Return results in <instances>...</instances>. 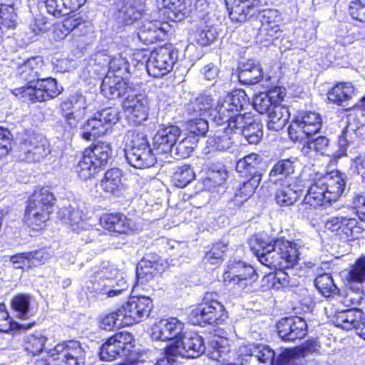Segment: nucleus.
I'll use <instances>...</instances> for the list:
<instances>
[{
    "label": "nucleus",
    "instance_id": "nucleus-19",
    "mask_svg": "<svg viewBox=\"0 0 365 365\" xmlns=\"http://www.w3.org/2000/svg\"><path fill=\"white\" fill-rule=\"evenodd\" d=\"M184 329V323L178 318L163 319L154 324L151 328V337L155 341H180Z\"/></svg>",
    "mask_w": 365,
    "mask_h": 365
},
{
    "label": "nucleus",
    "instance_id": "nucleus-14",
    "mask_svg": "<svg viewBox=\"0 0 365 365\" xmlns=\"http://www.w3.org/2000/svg\"><path fill=\"white\" fill-rule=\"evenodd\" d=\"M249 106V99L245 91L238 89L227 94L224 98L219 100L217 106L212 113L215 118L219 120H227L230 114L244 109Z\"/></svg>",
    "mask_w": 365,
    "mask_h": 365
},
{
    "label": "nucleus",
    "instance_id": "nucleus-36",
    "mask_svg": "<svg viewBox=\"0 0 365 365\" xmlns=\"http://www.w3.org/2000/svg\"><path fill=\"white\" fill-rule=\"evenodd\" d=\"M123 173L118 168H111L105 173L103 178L100 181V187L108 194L116 195L123 188Z\"/></svg>",
    "mask_w": 365,
    "mask_h": 365
},
{
    "label": "nucleus",
    "instance_id": "nucleus-23",
    "mask_svg": "<svg viewBox=\"0 0 365 365\" xmlns=\"http://www.w3.org/2000/svg\"><path fill=\"white\" fill-rule=\"evenodd\" d=\"M49 152L46 140L41 137L34 136L20 144L19 158L27 163L38 162Z\"/></svg>",
    "mask_w": 365,
    "mask_h": 365
},
{
    "label": "nucleus",
    "instance_id": "nucleus-20",
    "mask_svg": "<svg viewBox=\"0 0 365 365\" xmlns=\"http://www.w3.org/2000/svg\"><path fill=\"white\" fill-rule=\"evenodd\" d=\"M149 98L143 94H128L123 103L125 116L134 124H140L148 116Z\"/></svg>",
    "mask_w": 365,
    "mask_h": 365
},
{
    "label": "nucleus",
    "instance_id": "nucleus-48",
    "mask_svg": "<svg viewBox=\"0 0 365 365\" xmlns=\"http://www.w3.org/2000/svg\"><path fill=\"white\" fill-rule=\"evenodd\" d=\"M85 150L101 168L107 165L111 157L110 145L106 142H98Z\"/></svg>",
    "mask_w": 365,
    "mask_h": 365
},
{
    "label": "nucleus",
    "instance_id": "nucleus-5",
    "mask_svg": "<svg viewBox=\"0 0 365 365\" xmlns=\"http://www.w3.org/2000/svg\"><path fill=\"white\" fill-rule=\"evenodd\" d=\"M87 349V346L77 340L64 341L47 352L45 364L84 365Z\"/></svg>",
    "mask_w": 365,
    "mask_h": 365
},
{
    "label": "nucleus",
    "instance_id": "nucleus-51",
    "mask_svg": "<svg viewBox=\"0 0 365 365\" xmlns=\"http://www.w3.org/2000/svg\"><path fill=\"white\" fill-rule=\"evenodd\" d=\"M314 284L319 292L324 297H329L337 292V287L329 274L319 275L314 280Z\"/></svg>",
    "mask_w": 365,
    "mask_h": 365
},
{
    "label": "nucleus",
    "instance_id": "nucleus-15",
    "mask_svg": "<svg viewBox=\"0 0 365 365\" xmlns=\"http://www.w3.org/2000/svg\"><path fill=\"white\" fill-rule=\"evenodd\" d=\"M87 288L93 296L99 300L120 295L128 289L127 282L123 278H101L90 282Z\"/></svg>",
    "mask_w": 365,
    "mask_h": 365
},
{
    "label": "nucleus",
    "instance_id": "nucleus-61",
    "mask_svg": "<svg viewBox=\"0 0 365 365\" xmlns=\"http://www.w3.org/2000/svg\"><path fill=\"white\" fill-rule=\"evenodd\" d=\"M227 250V245L225 242H217L212 245L211 250L207 252L205 260L211 264H217L222 261L224 253Z\"/></svg>",
    "mask_w": 365,
    "mask_h": 365
},
{
    "label": "nucleus",
    "instance_id": "nucleus-26",
    "mask_svg": "<svg viewBox=\"0 0 365 365\" xmlns=\"http://www.w3.org/2000/svg\"><path fill=\"white\" fill-rule=\"evenodd\" d=\"M170 29L167 22L144 19L138 29V39L145 44H152L157 41H163Z\"/></svg>",
    "mask_w": 365,
    "mask_h": 365
},
{
    "label": "nucleus",
    "instance_id": "nucleus-25",
    "mask_svg": "<svg viewBox=\"0 0 365 365\" xmlns=\"http://www.w3.org/2000/svg\"><path fill=\"white\" fill-rule=\"evenodd\" d=\"M108 73L101 83V93L106 98L115 99L130 94L134 90L133 86L128 83L122 76Z\"/></svg>",
    "mask_w": 365,
    "mask_h": 365
},
{
    "label": "nucleus",
    "instance_id": "nucleus-54",
    "mask_svg": "<svg viewBox=\"0 0 365 365\" xmlns=\"http://www.w3.org/2000/svg\"><path fill=\"white\" fill-rule=\"evenodd\" d=\"M195 178V173L189 165H182L178 167L173 177L175 186L184 187Z\"/></svg>",
    "mask_w": 365,
    "mask_h": 365
},
{
    "label": "nucleus",
    "instance_id": "nucleus-33",
    "mask_svg": "<svg viewBox=\"0 0 365 365\" xmlns=\"http://www.w3.org/2000/svg\"><path fill=\"white\" fill-rule=\"evenodd\" d=\"M58 217L63 223L70 225L72 231L81 233L82 231H90L91 225L81 218L80 212L73 208L62 207L58 213Z\"/></svg>",
    "mask_w": 365,
    "mask_h": 365
},
{
    "label": "nucleus",
    "instance_id": "nucleus-45",
    "mask_svg": "<svg viewBox=\"0 0 365 365\" xmlns=\"http://www.w3.org/2000/svg\"><path fill=\"white\" fill-rule=\"evenodd\" d=\"M48 338L41 331H36L24 337L25 350L33 356L41 354L45 349Z\"/></svg>",
    "mask_w": 365,
    "mask_h": 365
},
{
    "label": "nucleus",
    "instance_id": "nucleus-52",
    "mask_svg": "<svg viewBox=\"0 0 365 365\" xmlns=\"http://www.w3.org/2000/svg\"><path fill=\"white\" fill-rule=\"evenodd\" d=\"M297 165L295 159H283L279 160L272 168L269 176L277 177V176H289L294 173Z\"/></svg>",
    "mask_w": 365,
    "mask_h": 365
},
{
    "label": "nucleus",
    "instance_id": "nucleus-6",
    "mask_svg": "<svg viewBox=\"0 0 365 365\" xmlns=\"http://www.w3.org/2000/svg\"><path fill=\"white\" fill-rule=\"evenodd\" d=\"M63 91L62 87L52 78H39L34 86H22L12 91L14 95L23 101H46L57 97Z\"/></svg>",
    "mask_w": 365,
    "mask_h": 365
},
{
    "label": "nucleus",
    "instance_id": "nucleus-58",
    "mask_svg": "<svg viewBox=\"0 0 365 365\" xmlns=\"http://www.w3.org/2000/svg\"><path fill=\"white\" fill-rule=\"evenodd\" d=\"M74 20L66 18L62 23L55 24L52 34L53 38L56 41H61L63 40L73 29L76 25Z\"/></svg>",
    "mask_w": 365,
    "mask_h": 365
},
{
    "label": "nucleus",
    "instance_id": "nucleus-12",
    "mask_svg": "<svg viewBox=\"0 0 365 365\" xmlns=\"http://www.w3.org/2000/svg\"><path fill=\"white\" fill-rule=\"evenodd\" d=\"M325 228L334 232L340 238L350 240L358 237L361 232V227L355 212L351 215H339L328 219L325 224Z\"/></svg>",
    "mask_w": 365,
    "mask_h": 365
},
{
    "label": "nucleus",
    "instance_id": "nucleus-27",
    "mask_svg": "<svg viewBox=\"0 0 365 365\" xmlns=\"http://www.w3.org/2000/svg\"><path fill=\"white\" fill-rule=\"evenodd\" d=\"M100 222L105 230L113 233L128 234L139 230L138 225L123 214H105Z\"/></svg>",
    "mask_w": 365,
    "mask_h": 365
},
{
    "label": "nucleus",
    "instance_id": "nucleus-63",
    "mask_svg": "<svg viewBox=\"0 0 365 365\" xmlns=\"http://www.w3.org/2000/svg\"><path fill=\"white\" fill-rule=\"evenodd\" d=\"M45 4L47 12L54 16L59 17L70 13L64 0H46Z\"/></svg>",
    "mask_w": 365,
    "mask_h": 365
},
{
    "label": "nucleus",
    "instance_id": "nucleus-18",
    "mask_svg": "<svg viewBox=\"0 0 365 365\" xmlns=\"http://www.w3.org/2000/svg\"><path fill=\"white\" fill-rule=\"evenodd\" d=\"M241 365H274L275 352L263 344H251L240 348Z\"/></svg>",
    "mask_w": 365,
    "mask_h": 365
},
{
    "label": "nucleus",
    "instance_id": "nucleus-53",
    "mask_svg": "<svg viewBox=\"0 0 365 365\" xmlns=\"http://www.w3.org/2000/svg\"><path fill=\"white\" fill-rule=\"evenodd\" d=\"M252 119L250 116H246L245 115H236L230 114V117H228L227 120H219L222 123L224 122H227V126L225 128L227 129V132H230V133H242V129L246 126V124H248L249 120Z\"/></svg>",
    "mask_w": 365,
    "mask_h": 365
},
{
    "label": "nucleus",
    "instance_id": "nucleus-7",
    "mask_svg": "<svg viewBox=\"0 0 365 365\" xmlns=\"http://www.w3.org/2000/svg\"><path fill=\"white\" fill-rule=\"evenodd\" d=\"M119 120V112L116 108H108L95 114L83 125L81 136L87 141L104 135Z\"/></svg>",
    "mask_w": 365,
    "mask_h": 365
},
{
    "label": "nucleus",
    "instance_id": "nucleus-43",
    "mask_svg": "<svg viewBox=\"0 0 365 365\" xmlns=\"http://www.w3.org/2000/svg\"><path fill=\"white\" fill-rule=\"evenodd\" d=\"M300 195V190L291 184L283 185L278 188L274 194L277 204L280 207H288L294 205Z\"/></svg>",
    "mask_w": 365,
    "mask_h": 365
},
{
    "label": "nucleus",
    "instance_id": "nucleus-34",
    "mask_svg": "<svg viewBox=\"0 0 365 365\" xmlns=\"http://www.w3.org/2000/svg\"><path fill=\"white\" fill-rule=\"evenodd\" d=\"M76 24L72 29L71 43L73 46L83 48V45L91 41L92 28L89 23L84 21L81 17L76 16H71Z\"/></svg>",
    "mask_w": 365,
    "mask_h": 365
},
{
    "label": "nucleus",
    "instance_id": "nucleus-44",
    "mask_svg": "<svg viewBox=\"0 0 365 365\" xmlns=\"http://www.w3.org/2000/svg\"><path fill=\"white\" fill-rule=\"evenodd\" d=\"M354 94V88L351 83H340L328 93V99L338 105L349 101Z\"/></svg>",
    "mask_w": 365,
    "mask_h": 365
},
{
    "label": "nucleus",
    "instance_id": "nucleus-4",
    "mask_svg": "<svg viewBox=\"0 0 365 365\" xmlns=\"http://www.w3.org/2000/svg\"><path fill=\"white\" fill-rule=\"evenodd\" d=\"M257 279L258 274L254 267L240 260H230L223 274L225 287L233 292L252 291Z\"/></svg>",
    "mask_w": 365,
    "mask_h": 365
},
{
    "label": "nucleus",
    "instance_id": "nucleus-57",
    "mask_svg": "<svg viewBox=\"0 0 365 365\" xmlns=\"http://www.w3.org/2000/svg\"><path fill=\"white\" fill-rule=\"evenodd\" d=\"M16 26V14L11 5L0 4V29H14Z\"/></svg>",
    "mask_w": 365,
    "mask_h": 365
},
{
    "label": "nucleus",
    "instance_id": "nucleus-60",
    "mask_svg": "<svg viewBox=\"0 0 365 365\" xmlns=\"http://www.w3.org/2000/svg\"><path fill=\"white\" fill-rule=\"evenodd\" d=\"M112 72L111 75L117 74L122 76L129 72V63L122 53L113 56L109 61V70L108 73Z\"/></svg>",
    "mask_w": 365,
    "mask_h": 365
},
{
    "label": "nucleus",
    "instance_id": "nucleus-46",
    "mask_svg": "<svg viewBox=\"0 0 365 365\" xmlns=\"http://www.w3.org/2000/svg\"><path fill=\"white\" fill-rule=\"evenodd\" d=\"M165 14L172 21H181L187 14L185 0H162Z\"/></svg>",
    "mask_w": 365,
    "mask_h": 365
},
{
    "label": "nucleus",
    "instance_id": "nucleus-9",
    "mask_svg": "<svg viewBox=\"0 0 365 365\" xmlns=\"http://www.w3.org/2000/svg\"><path fill=\"white\" fill-rule=\"evenodd\" d=\"M152 309V300L147 297H133L119 308L123 324L131 326L146 318Z\"/></svg>",
    "mask_w": 365,
    "mask_h": 365
},
{
    "label": "nucleus",
    "instance_id": "nucleus-3",
    "mask_svg": "<svg viewBox=\"0 0 365 365\" xmlns=\"http://www.w3.org/2000/svg\"><path fill=\"white\" fill-rule=\"evenodd\" d=\"M55 203L53 193L48 188L35 191L27 201L25 210V223L34 230H41L49 220Z\"/></svg>",
    "mask_w": 365,
    "mask_h": 365
},
{
    "label": "nucleus",
    "instance_id": "nucleus-30",
    "mask_svg": "<svg viewBox=\"0 0 365 365\" xmlns=\"http://www.w3.org/2000/svg\"><path fill=\"white\" fill-rule=\"evenodd\" d=\"M118 18L127 24L140 19L145 10L143 0H120L116 4Z\"/></svg>",
    "mask_w": 365,
    "mask_h": 365
},
{
    "label": "nucleus",
    "instance_id": "nucleus-35",
    "mask_svg": "<svg viewBox=\"0 0 365 365\" xmlns=\"http://www.w3.org/2000/svg\"><path fill=\"white\" fill-rule=\"evenodd\" d=\"M239 81L244 84H255L262 78V69L259 63L248 60L239 67Z\"/></svg>",
    "mask_w": 365,
    "mask_h": 365
},
{
    "label": "nucleus",
    "instance_id": "nucleus-29",
    "mask_svg": "<svg viewBox=\"0 0 365 365\" xmlns=\"http://www.w3.org/2000/svg\"><path fill=\"white\" fill-rule=\"evenodd\" d=\"M263 6L264 5H262L258 9L255 8L251 10L247 19L252 18L256 13L260 14V21L262 23L260 31L265 32L266 34L270 37L276 36L280 31L279 25L280 16L279 11L275 9L261 10V7Z\"/></svg>",
    "mask_w": 365,
    "mask_h": 365
},
{
    "label": "nucleus",
    "instance_id": "nucleus-2",
    "mask_svg": "<svg viewBox=\"0 0 365 365\" xmlns=\"http://www.w3.org/2000/svg\"><path fill=\"white\" fill-rule=\"evenodd\" d=\"M345 187V176L338 170L324 175L317 173L302 204L317 207L336 201L344 193Z\"/></svg>",
    "mask_w": 365,
    "mask_h": 365
},
{
    "label": "nucleus",
    "instance_id": "nucleus-62",
    "mask_svg": "<svg viewBox=\"0 0 365 365\" xmlns=\"http://www.w3.org/2000/svg\"><path fill=\"white\" fill-rule=\"evenodd\" d=\"M119 308L117 311L111 312L103 317L100 320V327L105 330H112L119 326H125L122 322V315L119 314Z\"/></svg>",
    "mask_w": 365,
    "mask_h": 365
},
{
    "label": "nucleus",
    "instance_id": "nucleus-17",
    "mask_svg": "<svg viewBox=\"0 0 365 365\" xmlns=\"http://www.w3.org/2000/svg\"><path fill=\"white\" fill-rule=\"evenodd\" d=\"M145 138L140 142H134L132 148L125 150V157L128 163L138 169H145L153 166L156 161V155Z\"/></svg>",
    "mask_w": 365,
    "mask_h": 365
},
{
    "label": "nucleus",
    "instance_id": "nucleus-59",
    "mask_svg": "<svg viewBox=\"0 0 365 365\" xmlns=\"http://www.w3.org/2000/svg\"><path fill=\"white\" fill-rule=\"evenodd\" d=\"M346 279L349 282L363 283L365 282V256L359 259L350 269Z\"/></svg>",
    "mask_w": 365,
    "mask_h": 365
},
{
    "label": "nucleus",
    "instance_id": "nucleus-49",
    "mask_svg": "<svg viewBox=\"0 0 365 365\" xmlns=\"http://www.w3.org/2000/svg\"><path fill=\"white\" fill-rule=\"evenodd\" d=\"M31 297L20 294L15 296L11 300V307L17 317L26 319L31 316L30 310Z\"/></svg>",
    "mask_w": 365,
    "mask_h": 365
},
{
    "label": "nucleus",
    "instance_id": "nucleus-28",
    "mask_svg": "<svg viewBox=\"0 0 365 365\" xmlns=\"http://www.w3.org/2000/svg\"><path fill=\"white\" fill-rule=\"evenodd\" d=\"M269 0H225L229 17L232 21L244 22L250 16L249 14L255 8L267 5Z\"/></svg>",
    "mask_w": 365,
    "mask_h": 365
},
{
    "label": "nucleus",
    "instance_id": "nucleus-16",
    "mask_svg": "<svg viewBox=\"0 0 365 365\" xmlns=\"http://www.w3.org/2000/svg\"><path fill=\"white\" fill-rule=\"evenodd\" d=\"M133 336L128 332H119L108 339L101 346L100 358L103 361H112L118 356L126 355L133 346Z\"/></svg>",
    "mask_w": 365,
    "mask_h": 365
},
{
    "label": "nucleus",
    "instance_id": "nucleus-39",
    "mask_svg": "<svg viewBox=\"0 0 365 365\" xmlns=\"http://www.w3.org/2000/svg\"><path fill=\"white\" fill-rule=\"evenodd\" d=\"M361 314L362 312L359 309L339 312L335 317L336 325L346 330L359 329L361 327Z\"/></svg>",
    "mask_w": 365,
    "mask_h": 365
},
{
    "label": "nucleus",
    "instance_id": "nucleus-24",
    "mask_svg": "<svg viewBox=\"0 0 365 365\" xmlns=\"http://www.w3.org/2000/svg\"><path fill=\"white\" fill-rule=\"evenodd\" d=\"M182 137V131L176 125L160 128L153 138V147L158 154L172 153L175 145Z\"/></svg>",
    "mask_w": 365,
    "mask_h": 365
},
{
    "label": "nucleus",
    "instance_id": "nucleus-11",
    "mask_svg": "<svg viewBox=\"0 0 365 365\" xmlns=\"http://www.w3.org/2000/svg\"><path fill=\"white\" fill-rule=\"evenodd\" d=\"M177 59L176 52L170 46L161 47L153 51L146 63L149 76L160 78L168 74Z\"/></svg>",
    "mask_w": 365,
    "mask_h": 365
},
{
    "label": "nucleus",
    "instance_id": "nucleus-22",
    "mask_svg": "<svg viewBox=\"0 0 365 365\" xmlns=\"http://www.w3.org/2000/svg\"><path fill=\"white\" fill-rule=\"evenodd\" d=\"M276 327L279 337L285 341L302 339L307 334V322L299 317L281 319Z\"/></svg>",
    "mask_w": 365,
    "mask_h": 365
},
{
    "label": "nucleus",
    "instance_id": "nucleus-38",
    "mask_svg": "<svg viewBox=\"0 0 365 365\" xmlns=\"http://www.w3.org/2000/svg\"><path fill=\"white\" fill-rule=\"evenodd\" d=\"M267 115V128L269 130L274 131L282 129L287 123L290 115L288 108L278 105V103L274 106Z\"/></svg>",
    "mask_w": 365,
    "mask_h": 365
},
{
    "label": "nucleus",
    "instance_id": "nucleus-10",
    "mask_svg": "<svg viewBox=\"0 0 365 365\" xmlns=\"http://www.w3.org/2000/svg\"><path fill=\"white\" fill-rule=\"evenodd\" d=\"M227 317L224 306L217 300L204 302L190 314L192 323L198 325L220 324Z\"/></svg>",
    "mask_w": 365,
    "mask_h": 365
},
{
    "label": "nucleus",
    "instance_id": "nucleus-56",
    "mask_svg": "<svg viewBox=\"0 0 365 365\" xmlns=\"http://www.w3.org/2000/svg\"><path fill=\"white\" fill-rule=\"evenodd\" d=\"M262 175H255L252 177H249V180L244 182L242 186L239 188L236 196L241 197L242 199L247 200L251 197L255 192V190L258 187Z\"/></svg>",
    "mask_w": 365,
    "mask_h": 365
},
{
    "label": "nucleus",
    "instance_id": "nucleus-1",
    "mask_svg": "<svg viewBox=\"0 0 365 365\" xmlns=\"http://www.w3.org/2000/svg\"><path fill=\"white\" fill-rule=\"evenodd\" d=\"M250 246L258 260L270 268L290 269L299 259L297 245L283 238L273 242L256 238Z\"/></svg>",
    "mask_w": 365,
    "mask_h": 365
},
{
    "label": "nucleus",
    "instance_id": "nucleus-42",
    "mask_svg": "<svg viewBox=\"0 0 365 365\" xmlns=\"http://www.w3.org/2000/svg\"><path fill=\"white\" fill-rule=\"evenodd\" d=\"M101 168L93 160L85 150L82 158L78 162L76 167V172L78 177L86 180L94 177Z\"/></svg>",
    "mask_w": 365,
    "mask_h": 365
},
{
    "label": "nucleus",
    "instance_id": "nucleus-31",
    "mask_svg": "<svg viewBox=\"0 0 365 365\" xmlns=\"http://www.w3.org/2000/svg\"><path fill=\"white\" fill-rule=\"evenodd\" d=\"M44 68V62L41 58H31L18 66L16 76L31 83L43 75Z\"/></svg>",
    "mask_w": 365,
    "mask_h": 365
},
{
    "label": "nucleus",
    "instance_id": "nucleus-64",
    "mask_svg": "<svg viewBox=\"0 0 365 365\" xmlns=\"http://www.w3.org/2000/svg\"><path fill=\"white\" fill-rule=\"evenodd\" d=\"M300 359L296 349H284L274 358L275 365H294Z\"/></svg>",
    "mask_w": 365,
    "mask_h": 365
},
{
    "label": "nucleus",
    "instance_id": "nucleus-8",
    "mask_svg": "<svg viewBox=\"0 0 365 365\" xmlns=\"http://www.w3.org/2000/svg\"><path fill=\"white\" fill-rule=\"evenodd\" d=\"M321 115L314 111L299 113L289 127V135L293 141H301L313 134L317 133L322 128Z\"/></svg>",
    "mask_w": 365,
    "mask_h": 365
},
{
    "label": "nucleus",
    "instance_id": "nucleus-37",
    "mask_svg": "<svg viewBox=\"0 0 365 365\" xmlns=\"http://www.w3.org/2000/svg\"><path fill=\"white\" fill-rule=\"evenodd\" d=\"M262 162V158L257 153H251L238 160L236 165V170L242 177L249 178L255 175H262L259 170V166Z\"/></svg>",
    "mask_w": 365,
    "mask_h": 365
},
{
    "label": "nucleus",
    "instance_id": "nucleus-21",
    "mask_svg": "<svg viewBox=\"0 0 365 365\" xmlns=\"http://www.w3.org/2000/svg\"><path fill=\"white\" fill-rule=\"evenodd\" d=\"M170 349V352L186 358H197L205 350L202 336L197 334L187 333L182 335L180 341H176Z\"/></svg>",
    "mask_w": 365,
    "mask_h": 365
},
{
    "label": "nucleus",
    "instance_id": "nucleus-55",
    "mask_svg": "<svg viewBox=\"0 0 365 365\" xmlns=\"http://www.w3.org/2000/svg\"><path fill=\"white\" fill-rule=\"evenodd\" d=\"M196 145V140L194 137L184 136L175 145L173 150L175 154L182 158H188Z\"/></svg>",
    "mask_w": 365,
    "mask_h": 365
},
{
    "label": "nucleus",
    "instance_id": "nucleus-41",
    "mask_svg": "<svg viewBox=\"0 0 365 365\" xmlns=\"http://www.w3.org/2000/svg\"><path fill=\"white\" fill-rule=\"evenodd\" d=\"M233 140L230 132L225 128L223 131H217L213 136L207 140V148L208 152L226 151L230 150L233 146Z\"/></svg>",
    "mask_w": 365,
    "mask_h": 365
},
{
    "label": "nucleus",
    "instance_id": "nucleus-40",
    "mask_svg": "<svg viewBox=\"0 0 365 365\" xmlns=\"http://www.w3.org/2000/svg\"><path fill=\"white\" fill-rule=\"evenodd\" d=\"M208 355L212 360L215 361L218 364H225L230 361H235L237 359L236 354L231 350L228 341L223 339H220L215 342Z\"/></svg>",
    "mask_w": 365,
    "mask_h": 365
},
{
    "label": "nucleus",
    "instance_id": "nucleus-13",
    "mask_svg": "<svg viewBox=\"0 0 365 365\" xmlns=\"http://www.w3.org/2000/svg\"><path fill=\"white\" fill-rule=\"evenodd\" d=\"M88 104L86 98L76 93L70 96L61 105V114L66 125L71 129L76 128L79 122L87 114Z\"/></svg>",
    "mask_w": 365,
    "mask_h": 365
},
{
    "label": "nucleus",
    "instance_id": "nucleus-47",
    "mask_svg": "<svg viewBox=\"0 0 365 365\" xmlns=\"http://www.w3.org/2000/svg\"><path fill=\"white\" fill-rule=\"evenodd\" d=\"M212 106V99L207 95H200L186 106V111L192 116H202Z\"/></svg>",
    "mask_w": 365,
    "mask_h": 365
},
{
    "label": "nucleus",
    "instance_id": "nucleus-50",
    "mask_svg": "<svg viewBox=\"0 0 365 365\" xmlns=\"http://www.w3.org/2000/svg\"><path fill=\"white\" fill-rule=\"evenodd\" d=\"M249 123L242 129V135L250 144H257L262 138V125L252 119H248Z\"/></svg>",
    "mask_w": 365,
    "mask_h": 365
},
{
    "label": "nucleus",
    "instance_id": "nucleus-32",
    "mask_svg": "<svg viewBox=\"0 0 365 365\" xmlns=\"http://www.w3.org/2000/svg\"><path fill=\"white\" fill-rule=\"evenodd\" d=\"M280 88H275L269 93H260L255 96L253 106L261 114L268 113L279 101L284 98Z\"/></svg>",
    "mask_w": 365,
    "mask_h": 365
}]
</instances>
